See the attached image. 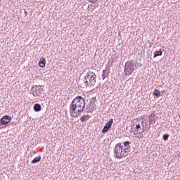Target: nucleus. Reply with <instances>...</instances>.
Masks as SVG:
<instances>
[{
  "label": "nucleus",
  "instance_id": "nucleus-1",
  "mask_svg": "<svg viewBox=\"0 0 180 180\" xmlns=\"http://www.w3.org/2000/svg\"><path fill=\"white\" fill-rule=\"evenodd\" d=\"M70 113H83L85 109V100L84 97L79 96L73 99L70 105Z\"/></svg>",
  "mask_w": 180,
  "mask_h": 180
},
{
  "label": "nucleus",
  "instance_id": "nucleus-2",
  "mask_svg": "<svg viewBox=\"0 0 180 180\" xmlns=\"http://www.w3.org/2000/svg\"><path fill=\"white\" fill-rule=\"evenodd\" d=\"M84 85L81 86V88H88V86L92 88V86H94L96 84V75L95 72L89 71L84 76Z\"/></svg>",
  "mask_w": 180,
  "mask_h": 180
},
{
  "label": "nucleus",
  "instance_id": "nucleus-3",
  "mask_svg": "<svg viewBox=\"0 0 180 180\" xmlns=\"http://www.w3.org/2000/svg\"><path fill=\"white\" fill-rule=\"evenodd\" d=\"M134 71V63L133 60L127 61L124 65V72L125 75H131Z\"/></svg>",
  "mask_w": 180,
  "mask_h": 180
},
{
  "label": "nucleus",
  "instance_id": "nucleus-4",
  "mask_svg": "<svg viewBox=\"0 0 180 180\" xmlns=\"http://www.w3.org/2000/svg\"><path fill=\"white\" fill-rule=\"evenodd\" d=\"M123 146H122L121 143H117L114 150V157L115 158H117V160H120L122 158L123 153Z\"/></svg>",
  "mask_w": 180,
  "mask_h": 180
},
{
  "label": "nucleus",
  "instance_id": "nucleus-5",
  "mask_svg": "<svg viewBox=\"0 0 180 180\" xmlns=\"http://www.w3.org/2000/svg\"><path fill=\"white\" fill-rule=\"evenodd\" d=\"M44 92V89L43 87H40V86L34 85L31 88L30 94L33 95L35 98H37V96H41V94Z\"/></svg>",
  "mask_w": 180,
  "mask_h": 180
},
{
  "label": "nucleus",
  "instance_id": "nucleus-6",
  "mask_svg": "<svg viewBox=\"0 0 180 180\" xmlns=\"http://www.w3.org/2000/svg\"><path fill=\"white\" fill-rule=\"evenodd\" d=\"M12 122V117L9 115H5L0 119V126H5Z\"/></svg>",
  "mask_w": 180,
  "mask_h": 180
},
{
  "label": "nucleus",
  "instance_id": "nucleus-7",
  "mask_svg": "<svg viewBox=\"0 0 180 180\" xmlns=\"http://www.w3.org/2000/svg\"><path fill=\"white\" fill-rule=\"evenodd\" d=\"M112 124H113V119H110L108 122L105 124L103 129H102V133H108L110 129H112Z\"/></svg>",
  "mask_w": 180,
  "mask_h": 180
},
{
  "label": "nucleus",
  "instance_id": "nucleus-8",
  "mask_svg": "<svg viewBox=\"0 0 180 180\" xmlns=\"http://www.w3.org/2000/svg\"><path fill=\"white\" fill-rule=\"evenodd\" d=\"M39 67H41L42 68L44 67H46V58L44 57H41L39 61Z\"/></svg>",
  "mask_w": 180,
  "mask_h": 180
},
{
  "label": "nucleus",
  "instance_id": "nucleus-9",
  "mask_svg": "<svg viewBox=\"0 0 180 180\" xmlns=\"http://www.w3.org/2000/svg\"><path fill=\"white\" fill-rule=\"evenodd\" d=\"M129 153H130V149L123 148L122 158H125V157H127L129 155Z\"/></svg>",
  "mask_w": 180,
  "mask_h": 180
},
{
  "label": "nucleus",
  "instance_id": "nucleus-10",
  "mask_svg": "<svg viewBox=\"0 0 180 180\" xmlns=\"http://www.w3.org/2000/svg\"><path fill=\"white\" fill-rule=\"evenodd\" d=\"M33 110L34 112H40L41 110V105L39 103H36L33 106Z\"/></svg>",
  "mask_w": 180,
  "mask_h": 180
},
{
  "label": "nucleus",
  "instance_id": "nucleus-11",
  "mask_svg": "<svg viewBox=\"0 0 180 180\" xmlns=\"http://www.w3.org/2000/svg\"><path fill=\"white\" fill-rule=\"evenodd\" d=\"M41 160V156L39 155L38 157L34 158L32 161V164H37V162H40Z\"/></svg>",
  "mask_w": 180,
  "mask_h": 180
},
{
  "label": "nucleus",
  "instance_id": "nucleus-12",
  "mask_svg": "<svg viewBox=\"0 0 180 180\" xmlns=\"http://www.w3.org/2000/svg\"><path fill=\"white\" fill-rule=\"evenodd\" d=\"M148 117H149V120L157 119V115H155V113L150 112H149Z\"/></svg>",
  "mask_w": 180,
  "mask_h": 180
},
{
  "label": "nucleus",
  "instance_id": "nucleus-13",
  "mask_svg": "<svg viewBox=\"0 0 180 180\" xmlns=\"http://www.w3.org/2000/svg\"><path fill=\"white\" fill-rule=\"evenodd\" d=\"M124 148H128V150H130V141H126L124 142Z\"/></svg>",
  "mask_w": 180,
  "mask_h": 180
},
{
  "label": "nucleus",
  "instance_id": "nucleus-14",
  "mask_svg": "<svg viewBox=\"0 0 180 180\" xmlns=\"http://www.w3.org/2000/svg\"><path fill=\"white\" fill-rule=\"evenodd\" d=\"M158 56H162V51H161V49L155 51L153 57L155 58V57H158Z\"/></svg>",
  "mask_w": 180,
  "mask_h": 180
},
{
  "label": "nucleus",
  "instance_id": "nucleus-15",
  "mask_svg": "<svg viewBox=\"0 0 180 180\" xmlns=\"http://www.w3.org/2000/svg\"><path fill=\"white\" fill-rule=\"evenodd\" d=\"M108 75H109V74L107 73L106 69L103 70V73H102V78H103V79H105V78H106Z\"/></svg>",
  "mask_w": 180,
  "mask_h": 180
},
{
  "label": "nucleus",
  "instance_id": "nucleus-16",
  "mask_svg": "<svg viewBox=\"0 0 180 180\" xmlns=\"http://www.w3.org/2000/svg\"><path fill=\"white\" fill-rule=\"evenodd\" d=\"M160 94H161V92H160V90L158 89H155L153 91V96H160Z\"/></svg>",
  "mask_w": 180,
  "mask_h": 180
},
{
  "label": "nucleus",
  "instance_id": "nucleus-17",
  "mask_svg": "<svg viewBox=\"0 0 180 180\" xmlns=\"http://www.w3.org/2000/svg\"><path fill=\"white\" fill-rule=\"evenodd\" d=\"M162 139H163L164 141H167V140H168V139H169V134H165L162 136Z\"/></svg>",
  "mask_w": 180,
  "mask_h": 180
},
{
  "label": "nucleus",
  "instance_id": "nucleus-18",
  "mask_svg": "<svg viewBox=\"0 0 180 180\" xmlns=\"http://www.w3.org/2000/svg\"><path fill=\"white\" fill-rule=\"evenodd\" d=\"M80 120H81V122H86V120H87V118H86V117L85 116V115H84L83 116H82L81 117H80Z\"/></svg>",
  "mask_w": 180,
  "mask_h": 180
},
{
  "label": "nucleus",
  "instance_id": "nucleus-19",
  "mask_svg": "<svg viewBox=\"0 0 180 180\" xmlns=\"http://www.w3.org/2000/svg\"><path fill=\"white\" fill-rule=\"evenodd\" d=\"M157 118H153V119H150V120H149V124H155V120H156Z\"/></svg>",
  "mask_w": 180,
  "mask_h": 180
},
{
  "label": "nucleus",
  "instance_id": "nucleus-20",
  "mask_svg": "<svg viewBox=\"0 0 180 180\" xmlns=\"http://www.w3.org/2000/svg\"><path fill=\"white\" fill-rule=\"evenodd\" d=\"M135 129H136V133H139V131H140V129H141L140 124H136Z\"/></svg>",
  "mask_w": 180,
  "mask_h": 180
},
{
  "label": "nucleus",
  "instance_id": "nucleus-21",
  "mask_svg": "<svg viewBox=\"0 0 180 180\" xmlns=\"http://www.w3.org/2000/svg\"><path fill=\"white\" fill-rule=\"evenodd\" d=\"M141 124H142V131H141V133H144V121L141 122Z\"/></svg>",
  "mask_w": 180,
  "mask_h": 180
},
{
  "label": "nucleus",
  "instance_id": "nucleus-22",
  "mask_svg": "<svg viewBox=\"0 0 180 180\" xmlns=\"http://www.w3.org/2000/svg\"><path fill=\"white\" fill-rule=\"evenodd\" d=\"M89 2H90L91 4H95V2H97L98 0H88Z\"/></svg>",
  "mask_w": 180,
  "mask_h": 180
},
{
  "label": "nucleus",
  "instance_id": "nucleus-23",
  "mask_svg": "<svg viewBox=\"0 0 180 180\" xmlns=\"http://www.w3.org/2000/svg\"><path fill=\"white\" fill-rule=\"evenodd\" d=\"M93 112H94V110H92V108H88V112L92 113Z\"/></svg>",
  "mask_w": 180,
  "mask_h": 180
},
{
  "label": "nucleus",
  "instance_id": "nucleus-24",
  "mask_svg": "<svg viewBox=\"0 0 180 180\" xmlns=\"http://www.w3.org/2000/svg\"><path fill=\"white\" fill-rule=\"evenodd\" d=\"M86 118H87V120H89V119H91V116L88 115H85Z\"/></svg>",
  "mask_w": 180,
  "mask_h": 180
},
{
  "label": "nucleus",
  "instance_id": "nucleus-25",
  "mask_svg": "<svg viewBox=\"0 0 180 180\" xmlns=\"http://www.w3.org/2000/svg\"><path fill=\"white\" fill-rule=\"evenodd\" d=\"M24 13H25V18H26V16H27V11H26V10H24Z\"/></svg>",
  "mask_w": 180,
  "mask_h": 180
},
{
  "label": "nucleus",
  "instance_id": "nucleus-26",
  "mask_svg": "<svg viewBox=\"0 0 180 180\" xmlns=\"http://www.w3.org/2000/svg\"><path fill=\"white\" fill-rule=\"evenodd\" d=\"M134 120H136V122H139V119H135Z\"/></svg>",
  "mask_w": 180,
  "mask_h": 180
},
{
  "label": "nucleus",
  "instance_id": "nucleus-27",
  "mask_svg": "<svg viewBox=\"0 0 180 180\" xmlns=\"http://www.w3.org/2000/svg\"><path fill=\"white\" fill-rule=\"evenodd\" d=\"M75 117H78V115H76Z\"/></svg>",
  "mask_w": 180,
  "mask_h": 180
},
{
  "label": "nucleus",
  "instance_id": "nucleus-28",
  "mask_svg": "<svg viewBox=\"0 0 180 180\" xmlns=\"http://www.w3.org/2000/svg\"><path fill=\"white\" fill-rule=\"evenodd\" d=\"M132 126H133V127H134V124H133V125H132Z\"/></svg>",
  "mask_w": 180,
  "mask_h": 180
}]
</instances>
